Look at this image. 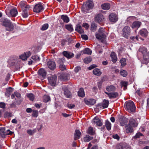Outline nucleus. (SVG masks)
Segmentation results:
<instances>
[{
    "label": "nucleus",
    "mask_w": 149,
    "mask_h": 149,
    "mask_svg": "<svg viewBox=\"0 0 149 149\" xmlns=\"http://www.w3.org/2000/svg\"><path fill=\"white\" fill-rule=\"evenodd\" d=\"M81 69V67L79 66H77L74 69V71L75 72H78Z\"/></svg>",
    "instance_id": "obj_60"
},
{
    "label": "nucleus",
    "mask_w": 149,
    "mask_h": 149,
    "mask_svg": "<svg viewBox=\"0 0 149 149\" xmlns=\"http://www.w3.org/2000/svg\"><path fill=\"white\" fill-rule=\"evenodd\" d=\"M85 103L87 105H92L96 103V100L93 99H84Z\"/></svg>",
    "instance_id": "obj_16"
},
{
    "label": "nucleus",
    "mask_w": 149,
    "mask_h": 149,
    "mask_svg": "<svg viewBox=\"0 0 149 149\" xmlns=\"http://www.w3.org/2000/svg\"><path fill=\"white\" fill-rule=\"evenodd\" d=\"M133 127L128 124L126 125L125 128H126V132L128 134H131L133 132L134 129Z\"/></svg>",
    "instance_id": "obj_24"
},
{
    "label": "nucleus",
    "mask_w": 149,
    "mask_h": 149,
    "mask_svg": "<svg viewBox=\"0 0 149 149\" xmlns=\"http://www.w3.org/2000/svg\"><path fill=\"white\" fill-rule=\"evenodd\" d=\"M59 68L61 71H63L66 69L65 66L63 64L59 65Z\"/></svg>",
    "instance_id": "obj_58"
},
{
    "label": "nucleus",
    "mask_w": 149,
    "mask_h": 149,
    "mask_svg": "<svg viewBox=\"0 0 149 149\" xmlns=\"http://www.w3.org/2000/svg\"><path fill=\"white\" fill-rule=\"evenodd\" d=\"M93 122L98 126H101L102 125V120L99 118L95 117L93 120Z\"/></svg>",
    "instance_id": "obj_15"
},
{
    "label": "nucleus",
    "mask_w": 149,
    "mask_h": 149,
    "mask_svg": "<svg viewBox=\"0 0 149 149\" xmlns=\"http://www.w3.org/2000/svg\"><path fill=\"white\" fill-rule=\"evenodd\" d=\"M107 92L110 93L114 92L116 89V87L112 85L108 86L106 88Z\"/></svg>",
    "instance_id": "obj_26"
},
{
    "label": "nucleus",
    "mask_w": 149,
    "mask_h": 149,
    "mask_svg": "<svg viewBox=\"0 0 149 149\" xmlns=\"http://www.w3.org/2000/svg\"><path fill=\"white\" fill-rule=\"evenodd\" d=\"M32 59L35 61H40V58L37 55H35L32 57Z\"/></svg>",
    "instance_id": "obj_56"
},
{
    "label": "nucleus",
    "mask_w": 149,
    "mask_h": 149,
    "mask_svg": "<svg viewBox=\"0 0 149 149\" xmlns=\"http://www.w3.org/2000/svg\"><path fill=\"white\" fill-rule=\"evenodd\" d=\"M81 38L85 40H87L88 39V37L86 35H81Z\"/></svg>",
    "instance_id": "obj_64"
},
{
    "label": "nucleus",
    "mask_w": 149,
    "mask_h": 149,
    "mask_svg": "<svg viewBox=\"0 0 149 149\" xmlns=\"http://www.w3.org/2000/svg\"><path fill=\"white\" fill-rule=\"evenodd\" d=\"M136 17L135 16H131L128 17L127 19V21L128 22H131L133 20L136 19Z\"/></svg>",
    "instance_id": "obj_51"
},
{
    "label": "nucleus",
    "mask_w": 149,
    "mask_h": 149,
    "mask_svg": "<svg viewBox=\"0 0 149 149\" xmlns=\"http://www.w3.org/2000/svg\"><path fill=\"white\" fill-rule=\"evenodd\" d=\"M88 133L89 134L93 135L95 134V132L93 130V127H89L87 131Z\"/></svg>",
    "instance_id": "obj_41"
},
{
    "label": "nucleus",
    "mask_w": 149,
    "mask_h": 149,
    "mask_svg": "<svg viewBox=\"0 0 149 149\" xmlns=\"http://www.w3.org/2000/svg\"><path fill=\"white\" fill-rule=\"evenodd\" d=\"M63 91H64V94L65 97L67 98H71L72 97L71 93L69 90L68 88L65 86L62 87Z\"/></svg>",
    "instance_id": "obj_8"
},
{
    "label": "nucleus",
    "mask_w": 149,
    "mask_h": 149,
    "mask_svg": "<svg viewBox=\"0 0 149 149\" xmlns=\"http://www.w3.org/2000/svg\"><path fill=\"white\" fill-rule=\"evenodd\" d=\"M120 73V74L124 77H126L127 74V72L126 71L122 70H121Z\"/></svg>",
    "instance_id": "obj_53"
},
{
    "label": "nucleus",
    "mask_w": 149,
    "mask_h": 149,
    "mask_svg": "<svg viewBox=\"0 0 149 149\" xmlns=\"http://www.w3.org/2000/svg\"><path fill=\"white\" fill-rule=\"evenodd\" d=\"M111 58L112 61L113 63H115L117 60V57L114 53L113 52L111 54Z\"/></svg>",
    "instance_id": "obj_38"
},
{
    "label": "nucleus",
    "mask_w": 149,
    "mask_h": 149,
    "mask_svg": "<svg viewBox=\"0 0 149 149\" xmlns=\"http://www.w3.org/2000/svg\"><path fill=\"white\" fill-rule=\"evenodd\" d=\"M63 54L64 56L68 59H70L74 56V54L70 52L64 51L63 52Z\"/></svg>",
    "instance_id": "obj_19"
},
{
    "label": "nucleus",
    "mask_w": 149,
    "mask_h": 149,
    "mask_svg": "<svg viewBox=\"0 0 149 149\" xmlns=\"http://www.w3.org/2000/svg\"><path fill=\"white\" fill-rule=\"evenodd\" d=\"M97 26V24L95 22H92L91 24V29L92 31H96Z\"/></svg>",
    "instance_id": "obj_35"
},
{
    "label": "nucleus",
    "mask_w": 149,
    "mask_h": 149,
    "mask_svg": "<svg viewBox=\"0 0 149 149\" xmlns=\"http://www.w3.org/2000/svg\"><path fill=\"white\" fill-rule=\"evenodd\" d=\"M83 53L85 54L91 55L92 51L89 48H86L83 50Z\"/></svg>",
    "instance_id": "obj_45"
},
{
    "label": "nucleus",
    "mask_w": 149,
    "mask_h": 149,
    "mask_svg": "<svg viewBox=\"0 0 149 149\" xmlns=\"http://www.w3.org/2000/svg\"><path fill=\"white\" fill-rule=\"evenodd\" d=\"M112 137L115 139H116L118 140H119L120 137L117 134H113L112 136Z\"/></svg>",
    "instance_id": "obj_59"
},
{
    "label": "nucleus",
    "mask_w": 149,
    "mask_h": 149,
    "mask_svg": "<svg viewBox=\"0 0 149 149\" xmlns=\"http://www.w3.org/2000/svg\"><path fill=\"white\" fill-rule=\"evenodd\" d=\"M49 27V25L47 23L44 24L42 26L41 30L42 31H45L47 30Z\"/></svg>",
    "instance_id": "obj_50"
},
{
    "label": "nucleus",
    "mask_w": 149,
    "mask_h": 149,
    "mask_svg": "<svg viewBox=\"0 0 149 149\" xmlns=\"http://www.w3.org/2000/svg\"><path fill=\"white\" fill-rule=\"evenodd\" d=\"M12 116V114L8 112H5L4 114V116L5 118L8 117H11Z\"/></svg>",
    "instance_id": "obj_55"
},
{
    "label": "nucleus",
    "mask_w": 149,
    "mask_h": 149,
    "mask_svg": "<svg viewBox=\"0 0 149 149\" xmlns=\"http://www.w3.org/2000/svg\"><path fill=\"white\" fill-rule=\"evenodd\" d=\"M148 32L147 29H143L140 30L139 32V34L142 36L146 37L148 35Z\"/></svg>",
    "instance_id": "obj_23"
},
{
    "label": "nucleus",
    "mask_w": 149,
    "mask_h": 149,
    "mask_svg": "<svg viewBox=\"0 0 149 149\" xmlns=\"http://www.w3.org/2000/svg\"><path fill=\"white\" fill-rule=\"evenodd\" d=\"M78 95L81 97H84L85 96V93L83 88H79V90L77 92Z\"/></svg>",
    "instance_id": "obj_28"
},
{
    "label": "nucleus",
    "mask_w": 149,
    "mask_h": 149,
    "mask_svg": "<svg viewBox=\"0 0 149 149\" xmlns=\"http://www.w3.org/2000/svg\"><path fill=\"white\" fill-rule=\"evenodd\" d=\"M125 107L126 110L130 113L135 112L136 107L134 102L131 101H129L125 102Z\"/></svg>",
    "instance_id": "obj_2"
},
{
    "label": "nucleus",
    "mask_w": 149,
    "mask_h": 149,
    "mask_svg": "<svg viewBox=\"0 0 149 149\" xmlns=\"http://www.w3.org/2000/svg\"><path fill=\"white\" fill-rule=\"evenodd\" d=\"M93 138V137L90 136L88 135H87L84 138V141L86 142H88L90 141Z\"/></svg>",
    "instance_id": "obj_43"
},
{
    "label": "nucleus",
    "mask_w": 149,
    "mask_h": 149,
    "mask_svg": "<svg viewBox=\"0 0 149 149\" xmlns=\"http://www.w3.org/2000/svg\"><path fill=\"white\" fill-rule=\"evenodd\" d=\"M67 107L69 109H72L74 107L75 105L74 104H68L67 105Z\"/></svg>",
    "instance_id": "obj_63"
},
{
    "label": "nucleus",
    "mask_w": 149,
    "mask_h": 149,
    "mask_svg": "<svg viewBox=\"0 0 149 149\" xmlns=\"http://www.w3.org/2000/svg\"><path fill=\"white\" fill-rule=\"evenodd\" d=\"M48 68L51 70H53L56 68V65L55 62L50 60L47 63Z\"/></svg>",
    "instance_id": "obj_14"
},
{
    "label": "nucleus",
    "mask_w": 149,
    "mask_h": 149,
    "mask_svg": "<svg viewBox=\"0 0 149 149\" xmlns=\"http://www.w3.org/2000/svg\"><path fill=\"white\" fill-rule=\"evenodd\" d=\"M105 29L104 28L101 27L98 30V32L96 33L95 36L99 40L104 39L106 37Z\"/></svg>",
    "instance_id": "obj_3"
},
{
    "label": "nucleus",
    "mask_w": 149,
    "mask_h": 149,
    "mask_svg": "<svg viewBox=\"0 0 149 149\" xmlns=\"http://www.w3.org/2000/svg\"><path fill=\"white\" fill-rule=\"evenodd\" d=\"M75 30L80 33H83L84 32V31L82 29L81 26L79 25H77Z\"/></svg>",
    "instance_id": "obj_32"
},
{
    "label": "nucleus",
    "mask_w": 149,
    "mask_h": 149,
    "mask_svg": "<svg viewBox=\"0 0 149 149\" xmlns=\"http://www.w3.org/2000/svg\"><path fill=\"white\" fill-rule=\"evenodd\" d=\"M141 24V22L138 21L134 22L132 24L131 27L133 29H138Z\"/></svg>",
    "instance_id": "obj_17"
},
{
    "label": "nucleus",
    "mask_w": 149,
    "mask_h": 149,
    "mask_svg": "<svg viewBox=\"0 0 149 149\" xmlns=\"http://www.w3.org/2000/svg\"><path fill=\"white\" fill-rule=\"evenodd\" d=\"M44 7L42 4L38 3L35 5L33 7V11L34 12L39 13L43 11Z\"/></svg>",
    "instance_id": "obj_7"
},
{
    "label": "nucleus",
    "mask_w": 149,
    "mask_h": 149,
    "mask_svg": "<svg viewBox=\"0 0 149 149\" xmlns=\"http://www.w3.org/2000/svg\"><path fill=\"white\" fill-rule=\"evenodd\" d=\"M93 72L94 74L98 76L102 74L100 70L97 68L94 69Z\"/></svg>",
    "instance_id": "obj_34"
},
{
    "label": "nucleus",
    "mask_w": 149,
    "mask_h": 149,
    "mask_svg": "<svg viewBox=\"0 0 149 149\" xmlns=\"http://www.w3.org/2000/svg\"><path fill=\"white\" fill-rule=\"evenodd\" d=\"M65 28L70 32H72L73 30L72 25L70 24L66 25L65 26Z\"/></svg>",
    "instance_id": "obj_36"
},
{
    "label": "nucleus",
    "mask_w": 149,
    "mask_h": 149,
    "mask_svg": "<svg viewBox=\"0 0 149 149\" xmlns=\"http://www.w3.org/2000/svg\"><path fill=\"white\" fill-rule=\"evenodd\" d=\"M105 126L107 130L108 131L110 130L111 127V123L109 120H107L105 121Z\"/></svg>",
    "instance_id": "obj_31"
},
{
    "label": "nucleus",
    "mask_w": 149,
    "mask_h": 149,
    "mask_svg": "<svg viewBox=\"0 0 149 149\" xmlns=\"http://www.w3.org/2000/svg\"><path fill=\"white\" fill-rule=\"evenodd\" d=\"M130 33V27L128 26H126L123 28L122 30V34L123 36L127 38Z\"/></svg>",
    "instance_id": "obj_6"
},
{
    "label": "nucleus",
    "mask_w": 149,
    "mask_h": 149,
    "mask_svg": "<svg viewBox=\"0 0 149 149\" xmlns=\"http://www.w3.org/2000/svg\"><path fill=\"white\" fill-rule=\"evenodd\" d=\"M61 18L63 20V22L65 23H68L70 21L69 18L66 15H62L61 16Z\"/></svg>",
    "instance_id": "obj_29"
},
{
    "label": "nucleus",
    "mask_w": 149,
    "mask_h": 149,
    "mask_svg": "<svg viewBox=\"0 0 149 149\" xmlns=\"http://www.w3.org/2000/svg\"><path fill=\"white\" fill-rule=\"evenodd\" d=\"M19 5L23 11H27L29 10L31 8L30 6L27 4L26 1H22L19 3Z\"/></svg>",
    "instance_id": "obj_5"
},
{
    "label": "nucleus",
    "mask_w": 149,
    "mask_h": 149,
    "mask_svg": "<svg viewBox=\"0 0 149 149\" xmlns=\"http://www.w3.org/2000/svg\"><path fill=\"white\" fill-rule=\"evenodd\" d=\"M93 2L91 0H88L86 2V4L82 6L81 10L84 13H86L94 7Z\"/></svg>",
    "instance_id": "obj_1"
},
{
    "label": "nucleus",
    "mask_w": 149,
    "mask_h": 149,
    "mask_svg": "<svg viewBox=\"0 0 149 149\" xmlns=\"http://www.w3.org/2000/svg\"><path fill=\"white\" fill-rule=\"evenodd\" d=\"M143 59L148 62L149 61V53L148 52L144 54L143 55Z\"/></svg>",
    "instance_id": "obj_44"
},
{
    "label": "nucleus",
    "mask_w": 149,
    "mask_h": 149,
    "mask_svg": "<svg viewBox=\"0 0 149 149\" xmlns=\"http://www.w3.org/2000/svg\"><path fill=\"white\" fill-rule=\"evenodd\" d=\"M94 20L97 23L101 24L104 21V17L101 13L96 14L95 15Z\"/></svg>",
    "instance_id": "obj_4"
},
{
    "label": "nucleus",
    "mask_w": 149,
    "mask_h": 149,
    "mask_svg": "<svg viewBox=\"0 0 149 149\" xmlns=\"http://www.w3.org/2000/svg\"><path fill=\"white\" fill-rule=\"evenodd\" d=\"M10 14L8 16L10 17H15L18 14L17 10L15 8H13L11 10L10 12Z\"/></svg>",
    "instance_id": "obj_20"
},
{
    "label": "nucleus",
    "mask_w": 149,
    "mask_h": 149,
    "mask_svg": "<svg viewBox=\"0 0 149 149\" xmlns=\"http://www.w3.org/2000/svg\"><path fill=\"white\" fill-rule=\"evenodd\" d=\"M50 98L49 96L44 95L43 97V101L44 102H47L50 100Z\"/></svg>",
    "instance_id": "obj_46"
},
{
    "label": "nucleus",
    "mask_w": 149,
    "mask_h": 149,
    "mask_svg": "<svg viewBox=\"0 0 149 149\" xmlns=\"http://www.w3.org/2000/svg\"><path fill=\"white\" fill-rule=\"evenodd\" d=\"M12 22L7 18H4L1 21V24L5 27L8 25Z\"/></svg>",
    "instance_id": "obj_21"
},
{
    "label": "nucleus",
    "mask_w": 149,
    "mask_h": 149,
    "mask_svg": "<svg viewBox=\"0 0 149 149\" xmlns=\"http://www.w3.org/2000/svg\"><path fill=\"white\" fill-rule=\"evenodd\" d=\"M56 79L57 77L55 75L48 77V80L49 84L53 86H55L56 83Z\"/></svg>",
    "instance_id": "obj_9"
},
{
    "label": "nucleus",
    "mask_w": 149,
    "mask_h": 149,
    "mask_svg": "<svg viewBox=\"0 0 149 149\" xmlns=\"http://www.w3.org/2000/svg\"><path fill=\"white\" fill-rule=\"evenodd\" d=\"M139 50V52H141L143 55L148 52L147 49L143 47H141Z\"/></svg>",
    "instance_id": "obj_40"
},
{
    "label": "nucleus",
    "mask_w": 149,
    "mask_h": 149,
    "mask_svg": "<svg viewBox=\"0 0 149 149\" xmlns=\"http://www.w3.org/2000/svg\"><path fill=\"white\" fill-rule=\"evenodd\" d=\"M104 93L106 94L109 99H113L117 97L118 95V94L117 92H111L108 93L105 91Z\"/></svg>",
    "instance_id": "obj_10"
},
{
    "label": "nucleus",
    "mask_w": 149,
    "mask_h": 149,
    "mask_svg": "<svg viewBox=\"0 0 149 149\" xmlns=\"http://www.w3.org/2000/svg\"><path fill=\"white\" fill-rule=\"evenodd\" d=\"M38 111L37 110H33L32 111V116L33 117L36 118L38 116Z\"/></svg>",
    "instance_id": "obj_47"
},
{
    "label": "nucleus",
    "mask_w": 149,
    "mask_h": 149,
    "mask_svg": "<svg viewBox=\"0 0 149 149\" xmlns=\"http://www.w3.org/2000/svg\"><path fill=\"white\" fill-rule=\"evenodd\" d=\"M128 125L135 127L138 126V123L134 119L131 118L129 120V123Z\"/></svg>",
    "instance_id": "obj_18"
},
{
    "label": "nucleus",
    "mask_w": 149,
    "mask_h": 149,
    "mask_svg": "<svg viewBox=\"0 0 149 149\" xmlns=\"http://www.w3.org/2000/svg\"><path fill=\"white\" fill-rule=\"evenodd\" d=\"M31 55V53L29 51L24 52L23 54L19 56V58L22 60H26Z\"/></svg>",
    "instance_id": "obj_13"
},
{
    "label": "nucleus",
    "mask_w": 149,
    "mask_h": 149,
    "mask_svg": "<svg viewBox=\"0 0 149 149\" xmlns=\"http://www.w3.org/2000/svg\"><path fill=\"white\" fill-rule=\"evenodd\" d=\"M6 104L3 102H0V108L4 109L6 107Z\"/></svg>",
    "instance_id": "obj_61"
},
{
    "label": "nucleus",
    "mask_w": 149,
    "mask_h": 149,
    "mask_svg": "<svg viewBox=\"0 0 149 149\" xmlns=\"http://www.w3.org/2000/svg\"><path fill=\"white\" fill-rule=\"evenodd\" d=\"M143 134L139 132L137 133L134 136V138L135 139L139 138L140 136H142Z\"/></svg>",
    "instance_id": "obj_62"
},
{
    "label": "nucleus",
    "mask_w": 149,
    "mask_h": 149,
    "mask_svg": "<svg viewBox=\"0 0 149 149\" xmlns=\"http://www.w3.org/2000/svg\"><path fill=\"white\" fill-rule=\"evenodd\" d=\"M61 79L63 80H68V75L67 74H64L61 75Z\"/></svg>",
    "instance_id": "obj_54"
},
{
    "label": "nucleus",
    "mask_w": 149,
    "mask_h": 149,
    "mask_svg": "<svg viewBox=\"0 0 149 149\" xmlns=\"http://www.w3.org/2000/svg\"><path fill=\"white\" fill-rule=\"evenodd\" d=\"M91 60L92 58L91 57H89L85 58L84 60V61L85 63L88 64L91 62Z\"/></svg>",
    "instance_id": "obj_48"
},
{
    "label": "nucleus",
    "mask_w": 149,
    "mask_h": 149,
    "mask_svg": "<svg viewBox=\"0 0 149 149\" xmlns=\"http://www.w3.org/2000/svg\"><path fill=\"white\" fill-rule=\"evenodd\" d=\"M126 59L125 58H122L120 60V62L121 63V68L124 67L126 65Z\"/></svg>",
    "instance_id": "obj_37"
},
{
    "label": "nucleus",
    "mask_w": 149,
    "mask_h": 149,
    "mask_svg": "<svg viewBox=\"0 0 149 149\" xmlns=\"http://www.w3.org/2000/svg\"><path fill=\"white\" fill-rule=\"evenodd\" d=\"M38 72L39 75L42 76L43 78H45L47 74V72L43 68L40 69L38 70Z\"/></svg>",
    "instance_id": "obj_25"
},
{
    "label": "nucleus",
    "mask_w": 149,
    "mask_h": 149,
    "mask_svg": "<svg viewBox=\"0 0 149 149\" xmlns=\"http://www.w3.org/2000/svg\"><path fill=\"white\" fill-rule=\"evenodd\" d=\"M28 14V11L22 10V15L23 17L25 18L27 17Z\"/></svg>",
    "instance_id": "obj_52"
},
{
    "label": "nucleus",
    "mask_w": 149,
    "mask_h": 149,
    "mask_svg": "<svg viewBox=\"0 0 149 149\" xmlns=\"http://www.w3.org/2000/svg\"><path fill=\"white\" fill-rule=\"evenodd\" d=\"M6 31L10 32L13 30L14 29V26L12 22H11L9 24L5 27Z\"/></svg>",
    "instance_id": "obj_22"
},
{
    "label": "nucleus",
    "mask_w": 149,
    "mask_h": 149,
    "mask_svg": "<svg viewBox=\"0 0 149 149\" xmlns=\"http://www.w3.org/2000/svg\"><path fill=\"white\" fill-rule=\"evenodd\" d=\"M81 134V133L79 130H76L74 134V140H76L79 139Z\"/></svg>",
    "instance_id": "obj_30"
},
{
    "label": "nucleus",
    "mask_w": 149,
    "mask_h": 149,
    "mask_svg": "<svg viewBox=\"0 0 149 149\" xmlns=\"http://www.w3.org/2000/svg\"><path fill=\"white\" fill-rule=\"evenodd\" d=\"M65 61V60L64 57H63L61 58H58L57 60V63L59 64V65L63 64Z\"/></svg>",
    "instance_id": "obj_42"
},
{
    "label": "nucleus",
    "mask_w": 149,
    "mask_h": 149,
    "mask_svg": "<svg viewBox=\"0 0 149 149\" xmlns=\"http://www.w3.org/2000/svg\"><path fill=\"white\" fill-rule=\"evenodd\" d=\"M27 97L30 100L33 101L34 99V96L32 93H29L27 95Z\"/></svg>",
    "instance_id": "obj_49"
},
{
    "label": "nucleus",
    "mask_w": 149,
    "mask_h": 149,
    "mask_svg": "<svg viewBox=\"0 0 149 149\" xmlns=\"http://www.w3.org/2000/svg\"><path fill=\"white\" fill-rule=\"evenodd\" d=\"M116 149H130V147L127 144L123 143L118 145L116 147Z\"/></svg>",
    "instance_id": "obj_11"
},
{
    "label": "nucleus",
    "mask_w": 149,
    "mask_h": 149,
    "mask_svg": "<svg viewBox=\"0 0 149 149\" xmlns=\"http://www.w3.org/2000/svg\"><path fill=\"white\" fill-rule=\"evenodd\" d=\"M109 104V100L104 99L102 102V106L103 109L107 108Z\"/></svg>",
    "instance_id": "obj_33"
},
{
    "label": "nucleus",
    "mask_w": 149,
    "mask_h": 149,
    "mask_svg": "<svg viewBox=\"0 0 149 149\" xmlns=\"http://www.w3.org/2000/svg\"><path fill=\"white\" fill-rule=\"evenodd\" d=\"M101 7L103 10H108L110 8V5L108 3H104L101 5Z\"/></svg>",
    "instance_id": "obj_27"
},
{
    "label": "nucleus",
    "mask_w": 149,
    "mask_h": 149,
    "mask_svg": "<svg viewBox=\"0 0 149 149\" xmlns=\"http://www.w3.org/2000/svg\"><path fill=\"white\" fill-rule=\"evenodd\" d=\"M110 21L111 22H115L118 19V16L115 14L111 13L109 16Z\"/></svg>",
    "instance_id": "obj_12"
},
{
    "label": "nucleus",
    "mask_w": 149,
    "mask_h": 149,
    "mask_svg": "<svg viewBox=\"0 0 149 149\" xmlns=\"http://www.w3.org/2000/svg\"><path fill=\"white\" fill-rule=\"evenodd\" d=\"M6 132L5 127H0V134L3 136L6 135Z\"/></svg>",
    "instance_id": "obj_39"
},
{
    "label": "nucleus",
    "mask_w": 149,
    "mask_h": 149,
    "mask_svg": "<svg viewBox=\"0 0 149 149\" xmlns=\"http://www.w3.org/2000/svg\"><path fill=\"white\" fill-rule=\"evenodd\" d=\"M27 132L30 135H32L34 134L35 131H34V130H27Z\"/></svg>",
    "instance_id": "obj_57"
}]
</instances>
